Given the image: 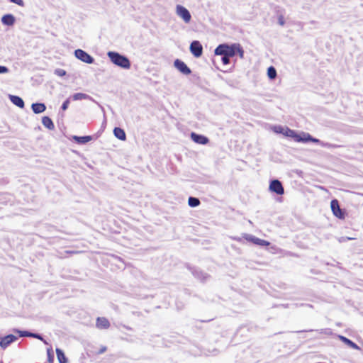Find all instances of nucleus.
I'll return each instance as SVG.
<instances>
[{
	"mask_svg": "<svg viewBox=\"0 0 363 363\" xmlns=\"http://www.w3.org/2000/svg\"><path fill=\"white\" fill-rule=\"evenodd\" d=\"M9 72V69L5 66H0V74L1 73H7Z\"/></svg>",
	"mask_w": 363,
	"mask_h": 363,
	"instance_id": "2f4dec72",
	"label": "nucleus"
},
{
	"mask_svg": "<svg viewBox=\"0 0 363 363\" xmlns=\"http://www.w3.org/2000/svg\"><path fill=\"white\" fill-rule=\"evenodd\" d=\"M91 136H73V140L79 144H85L91 140Z\"/></svg>",
	"mask_w": 363,
	"mask_h": 363,
	"instance_id": "6ab92c4d",
	"label": "nucleus"
},
{
	"mask_svg": "<svg viewBox=\"0 0 363 363\" xmlns=\"http://www.w3.org/2000/svg\"><path fill=\"white\" fill-rule=\"evenodd\" d=\"M190 51L194 57H199L203 53V47L199 41L195 40L190 45Z\"/></svg>",
	"mask_w": 363,
	"mask_h": 363,
	"instance_id": "0eeeda50",
	"label": "nucleus"
},
{
	"mask_svg": "<svg viewBox=\"0 0 363 363\" xmlns=\"http://www.w3.org/2000/svg\"><path fill=\"white\" fill-rule=\"evenodd\" d=\"M55 73L60 77H63L66 74L65 70L62 69H57L55 71Z\"/></svg>",
	"mask_w": 363,
	"mask_h": 363,
	"instance_id": "a878e982",
	"label": "nucleus"
},
{
	"mask_svg": "<svg viewBox=\"0 0 363 363\" xmlns=\"http://www.w3.org/2000/svg\"><path fill=\"white\" fill-rule=\"evenodd\" d=\"M278 22L281 25V26H284V23H285V21H284V18L283 16H279V18H278Z\"/></svg>",
	"mask_w": 363,
	"mask_h": 363,
	"instance_id": "7c9ffc66",
	"label": "nucleus"
},
{
	"mask_svg": "<svg viewBox=\"0 0 363 363\" xmlns=\"http://www.w3.org/2000/svg\"><path fill=\"white\" fill-rule=\"evenodd\" d=\"M11 1L21 6L24 5L23 0H11Z\"/></svg>",
	"mask_w": 363,
	"mask_h": 363,
	"instance_id": "c756f323",
	"label": "nucleus"
},
{
	"mask_svg": "<svg viewBox=\"0 0 363 363\" xmlns=\"http://www.w3.org/2000/svg\"><path fill=\"white\" fill-rule=\"evenodd\" d=\"M296 140L298 142H308V141H312L313 143H318L319 140L313 138L308 133H304L303 137H301L300 135L296 136Z\"/></svg>",
	"mask_w": 363,
	"mask_h": 363,
	"instance_id": "f8f14e48",
	"label": "nucleus"
},
{
	"mask_svg": "<svg viewBox=\"0 0 363 363\" xmlns=\"http://www.w3.org/2000/svg\"><path fill=\"white\" fill-rule=\"evenodd\" d=\"M42 123L43 125L46 128H48L50 130H52L55 128L54 123L51 118L48 116H44L42 118Z\"/></svg>",
	"mask_w": 363,
	"mask_h": 363,
	"instance_id": "f3484780",
	"label": "nucleus"
},
{
	"mask_svg": "<svg viewBox=\"0 0 363 363\" xmlns=\"http://www.w3.org/2000/svg\"><path fill=\"white\" fill-rule=\"evenodd\" d=\"M330 208L335 216L340 219H345V213L340 208L339 202L337 199H333L331 201Z\"/></svg>",
	"mask_w": 363,
	"mask_h": 363,
	"instance_id": "7ed1b4c3",
	"label": "nucleus"
},
{
	"mask_svg": "<svg viewBox=\"0 0 363 363\" xmlns=\"http://www.w3.org/2000/svg\"><path fill=\"white\" fill-rule=\"evenodd\" d=\"M267 75L269 79H274L277 77V71L272 66L269 67L267 69Z\"/></svg>",
	"mask_w": 363,
	"mask_h": 363,
	"instance_id": "b1692460",
	"label": "nucleus"
},
{
	"mask_svg": "<svg viewBox=\"0 0 363 363\" xmlns=\"http://www.w3.org/2000/svg\"><path fill=\"white\" fill-rule=\"evenodd\" d=\"M10 99L13 104H14L16 106H18L19 108L24 107V101L21 97H19L18 96H11Z\"/></svg>",
	"mask_w": 363,
	"mask_h": 363,
	"instance_id": "a211bd4d",
	"label": "nucleus"
},
{
	"mask_svg": "<svg viewBox=\"0 0 363 363\" xmlns=\"http://www.w3.org/2000/svg\"><path fill=\"white\" fill-rule=\"evenodd\" d=\"M191 138L193 140V141L199 144L206 145L208 143V138L202 135H198L195 133H192L191 134Z\"/></svg>",
	"mask_w": 363,
	"mask_h": 363,
	"instance_id": "9b49d317",
	"label": "nucleus"
},
{
	"mask_svg": "<svg viewBox=\"0 0 363 363\" xmlns=\"http://www.w3.org/2000/svg\"><path fill=\"white\" fill-rule=\"evenodd\" d=\"M107 350V347L106 346H101L99 350L97 352V354H102Z\"/></svg>",
	"mask_w": 363,
	"mask_h": 363,
	"instance_id": "473e14b6",
	"label": "nucleus"
},
{
	"mask_svg": "<svg viewBox=\"0 0 363 363\" xmlns=\"http://www.w3.org/2000/svg\"><path fill=\"white\" fill-rule=\"evenodd\" d=\"M69 99H67L66 101H64V103L62 104V109L63 111H65L68 106H69Z\"/></svg>",
	"mask_w": 363,
	"mask_h": 363,
	"instance_id": "c85d7f7f",
	"label": "nucleus"
},
{
	"mask_svg": "<svg viewBox=\"0 0 363 363\" xmlns=\"http://www.w3.org/2000/svg\"><path fill=\"white\" fill-rule=\"evenodd\" d=\"M32 110L35 113H40L45 111L46 106L44 104L36 103L32 104Z\"/></svg>",
	"mask_w": 363,
	"mask_h": 363,
	"instance_id": "2eb2a0df",
	"label": "nucleus"
},
{
	"mask_svg": "<svg viewBox=\"0 0 363 363\" xmlns=\"http://www.w3.org/2000/svg\"><path fill=\"white\" fill-rule=\"evenodd\" d=\"M85 96H86L85 94H82V93H78V94H76L74 95V99L77 100V99H84Z\"/></svg>",
	"mask_w": 363,
	"mask_h": 363,
	"instance_id": "bb28decb",
	"label": "nucleus"
},
{
	"mask_svg": "<svg viewBox=\"0 0 363 363\" xmlns=\"http://www.w3.org/2000/svg\"><path fill=\"white\" fill-rule=\"evenodd\" d=\"M75 56L84 62L91 64L94 62V58L85 51L78 49L75 50Z\"/></svg>",
	"mask_w": 363,
	"mask_h": 363,
	"instance_id": "39448f33",
	"label": "nucleus"
},
{
	"mask_svg": "<svg viewBox=\"0 0 363 363\" xmlns=\"http://www.w3.org/2000/svg\"><path fill=\"white\" fill-rule=\"evenodd\" d=\"M57 357L60 363H67V358L60 349H56Z\"/></svg>",
	"mask_w": 363,
	"mask_h": 363,
	"instance_id": "412c9836",
	"label": "nucleus"
},
{
	"mask_svg": "<svg viewBox=\"0 0 363 363\" xmlns=\"http://www.w3.org/2000/svg\"><path fill=\"white\" fill-rule=\"evenodd\" d=\"M111 324L109 320L105 317H98L96 321V326L97 328L103 330L108 329Z\"/></svg>",
	"mask_w": 363,
	"mask_h": 363,
	"instance_id": "1a4fd4ad",
	"label": "nucleus"
},
{
	"mask_svg": "<svg viewBox=\"0 0 363 363\" xmlns=\"http://www.w3.org/2000/svg\"><path fill=\"white\" fill-rule=\"evenodd\" d=\"M338 337H339V339L342 342L346 344L350 347H351L352 349H354V350H359V347H358V345L356 343H354V342H352L350 339L347 338L346 337L342 336V335H339Z\"/></svg>",
	"mask_w": 363,
	"mask_h": 363,
	"instance_id": "4468645a",
	"label": "nucleus"
},
{
	"mask_svg": "<svg viewBox=\"0 0 363 363\" xmlns=\"http://www.w3.org/2000/svg\"><path fill=\"white\" fill-rule=\"evenodd\" d=\"M236 53H238L241 59L244 57V50L241 45L238 43H235V55Z\"/></svg>",
	"mask_w": 363,
	"mask_h": 363,
	"instance_id": "4be33fe9",
	"label": "nucleus"
},
{
	"mask_svg": "<svg viewBox=\"0 0 363 363\" xmlns=\"http://www.w3.org/2000/svg\"><path fill=\"white\" fill-rule=\"evenodd\" d=\"M250 240L253 243H255L256 245H261V246H268V245H269V242L268 241L262 240V239H259V238H255V237L251 238Z\"/></svg>",
	"mask_w": 363,
	"mask_h": 363,
	"instance_id": "aec40b11",
	"label": "nucleus"
},
{
	"mask_svg": "<svg viewBox=\"0 0 363 363\" xmlns=\"http://www.w3.org/2000/svg\"><path fill=\"white\" fill-rule=\"evenodd\" d=\"M269 190L278 195H282L284 193V187L280 181L275 179L271 182Z\"/></svg>",
	"mask_w": 363,
	"mask_h": 363,
	"instance_id": "423d86ee",
	"label": "nucleus"
},
{
	"mask_svg": "<svg viewBox=\"0 0 363 363\" xmlns=\"http://www.w3.org/2000/svg\"><path fill=\"white\" fill-rule=\"evenodd\" d=\"M188 204L191 207H196L200 204V201L199 199L195 197H189L188 200Z\"/></svg>",
	"mask_w": 363,
	"mask_h": 363,
	"instance_id": "5701e85b",
	"label": "nucleus"
},
{
	"mask_svg": "<svg viewBox=\"0 0 363 363\" xmlns=\"http://www.w3.org/2000/svg\"><path fill=\"white\" fill-rule=\"evenodd\" d=\"M17 337L13 335H8L1 339L0 346L2 348L7 347L11 343L16 341Z\"/></svg>",
	"mask_w": 363,
	"mask_h": 363,
	"instance_id": "9d476101",
	"label": "nucleus"
},
{
	"mask_svg": "<svg viewBox=\"0 0 363 363\" xmlns=\"http://www.w3.org/2000/svg\"><path fill=\"white\" fill-rule=\"evenodd\" d=\"M19 333H21V335H20L21 337L33 336V337H35L41 339V337L38 335L29 333L28 332H19Z\"/></svg>",
	"mask_w": 363,
	"mask_h": 363,
	"instance_id": "393cba45",
	"label": "nucleus"
},
{
	"mask_svg": "<svg viewBox=\"0 0 363 363\" xmlns=\"http://www.w3.org/2000/svg\"><path fill=\"white\" fill-rule=\"evenodd\" d=\"M113 134L116 138L121 140H126V134L123 129L116 127L113 130Z\"/></svg>",
	"mask_w": 363,
	"mask_h": 363,
	"instance_id": "ddd939ff",
	"label": "nucleus"
},
{
	"mask_svg": "<svg viewBox=\"0 0 363 363\" xmlns=\"http://www.w3.org/2000/svg\"><path fill=\"white\" fill-rule=\"evenodd\" d=\"M216 55H225L227 57L235 56V44L228 45L226 44L219 45L214 51Z\"/></svg>",
	"mask_w": 363,
	"mask_h": 363,
	"instance_id": "f03ea898",
	"label": "nucleus"
},
{
	"mask_svg": "<svg viewBox=\"0 0 363 363\" xmlns=\"http://www.w3.org/2000/svg\"><path fill=\"white\" fill-rule=\"evenodd\" d=\"M108 56L113 64L124 69L130 68V63L126 57L115 52H108Z\"/></svg>",
	"mask_w": 363,
	"mask_h": 363,
	"instance_id": "f257e3e1",
	"label": "nucleus"
},
{
	"mask_svg": "<svg viewBox=\"0 0 363 363\" xmlns=\"http://www.w3.org/2000/svg\"><path fill=\"white\" fill-rule=\"evenodd\" d=\"M176 13L184 20L185 23H188L191 21V16L185 7L181 5H177L176 7Z\"/></svg>",
	"mask_w": 363,
	"mask_h": 363,
	"instance_id": "20e7f679",
	"label": "nucleus"
},
{
	"mask_svg": "<svg viewBox=\"0 0 363 363\" xmlns=\"http://www.w3.org/2000/svg\"><path fill=\"white\" fill-rule=\"evenodd\" d=\"M1 22L4 24V25H7V26H12L13 25L14 22H15V18L13 15L11 14H6V15H4L2 18H1Z\"/></svg>",
	"mask_w": 363,
	"mask_h": 363,
	"instance_id": "dca6fc26",
	"label": "nucleus"
},
{
	"mask_svg": "<svg viewBox=\"0 0 363 363\" xmlns=\"http://www.w3.org/2000/svg\"><path fill=\"white\" fill-rule=\"evenodd\" d=\"M230 57H227V56H225V55H223V57H222V62L223 65H228L230 63V60H229Z\"/></svg>",
	"mask_w": 363,
	"mask_h": 363,
	"instance_id": "cd10ccee",
	"label": "nucleus"
},
{
	"mask_svg": "<svg viewBox=\"0 0 363 363\" xmlns=\"http://www.w3.org/2000/svg\"><path fill=\"white\" fill-rule=\"evenodd\" d=\"M174 67L182 74L188 75L191 74V69L182 60L177 59L174 62Z\"/></svg>",
	"mask_w": 363,
	"mask_h": 363,
	"instance_id": "6e6552de",
	"label": "nucleus"
}]
</instances>
